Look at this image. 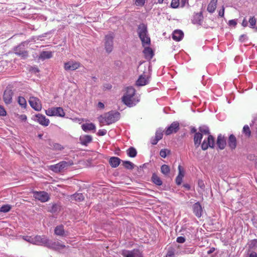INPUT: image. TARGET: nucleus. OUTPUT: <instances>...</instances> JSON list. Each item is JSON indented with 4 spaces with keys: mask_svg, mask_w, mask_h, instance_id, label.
I'll return each instance as SVG.
<instances>
[{
    "mask_svg": "<svg viewBox=\"0 0 257 257\" xmlns=\"http://www.w3.org/2000/svg\"><path fill=\"white\" fill-rule=\"evenodd\" d=\"M138 33L143 46L145 47L143 51L145 57L148 60H150L154 56V52L152 49L148 46L150 44V38L148 34L147 26L144 24H140L138 26Z\"/></svg>",
    "mask_w": 257,
    "mask_h": 257,
    "instance_id": "nucleus-1",
    "label": "nucleus"
},
{
    "mask_svg": "<svg viewBox=\"0 0 257 257\" xmlns=\"http://www.w3.org/2000/svg\"><path fill=\"white\" fill-rule=\"evenodd\" d=\"M135 92V89L132 86L127 87L122 97L123 103L130 107L136 105L140 101V99L136 95Z\"/></svg>",
    "mask_w": 257,
    "mask_h": 257,
    "instance_id": "nucleus-2",
    "label": "nucleus"
},
{
    "mask_svg": "<svg viewBox=\"0 0 257 257\" xmlns=\"http://www.w3.org/2000/svg\"><path fill=\"white\" fill-rule=\"evenodd\" d=\"M119 116L120 114L119 112L111 111L100 115L98 119L100 123L109 125L118 120Z\"/></svg>",
    "mask_w": 257,
    "mask_h": 257,
    "instance_id": "nucleus-3",
    "label": "nucleus"
},
{
    "mask_svg": "<svg viewBox=\"0 0 257 257\" xmlns=\"http://www.w3.org/2000/svg\"><path fill=\"white\" fill-rule=\"evenodd\" d=\"M45 113L50 116H57L64 117L65 113L61 107H53L45 110Z\"/></svg>",
    "mask_w": 257,
    "mask_h": 257,
    "instance_id": "nucleus-4",
    "label": "nucleus"
},
{
    "mask_svg": "<svg viewBox=\"0 0 257 257\" xmlns=\"http://www.w3.org/2000/svg\"><path fill=\"white\" fill-rule=\"evenodd\" d=\"M72 164L73 163L70 162L61 161L57 164L50 166L49 169L54 172L58 173L66 169Z\"/></svg>",
    "mask_w": 257,
    "mask_h": 257,
    "instance_id": "nucleus-5",
    "label": "nucleus"
},
{
    "mask_svg": "<svg viewBox=\"0 0 257 257\" xmlns=\"http://www.w3.org/2000/svg\"><path fill=\"white\" fill-rule=\"evenodd\" d=\"M114 37V35L112 33H109L105 36L104 46L107 53H110L113 50Z\"/></svg>",
    "mask_w": 257,
    "mask_h": 257,
    "instance_id": "nucleus-6",
    "label": "nucleus"
},
{
    "mask_svg": "<svg viewBox=\"0 0 257 257\" xmlns=\"http://www.w3.org/2000/svg\"><path fill=\"white\" fill-rule=\"evenodd\" d=\"M50 239L45 235H36L35 236L34 244L48 247Z\"/></svg>",
    "mask_w": 257,
    "mask_h": 257,
    "instance_id": "nucleus-7",
    "label": "nucleus"
},
{
    "mask_svg": "<svg viewBox=\"0 0 257 257\" xmlns=\"http://www.w3.org/2000/svg\"><path fill=\"white\" fill-rule=\"evenodd\" d=\"M120 254L123 257H143L142 252L139 249L132 250H122Z\"/></svg>",
    "mask_w": 257,
    "mask_h": 257,
    "instance_id": "nucleus-8",
    "label": "nucleus"
},
{
    "mask_svg": "<svg viewBox=\"0 0 257 257\" xmlns=\"http://www.w3.org/2000/svg\"><path fill=\"white\" fill-rule=\"evenodd\" d=\"M15 53L22 58H25L28 56V52L25 48V43H22L14 49Z\"/></svg>",
    "mask_w": 257,
    "mask_h": 257,
    "instance_id": "nucleus-9",
    "label": "nucleus"
},
{
    "mask_svg": "<svg viewBox=\"0 0 257 257\" xmlns=\"http://www.w3.org/2000/svg\"><path fill=\"white\" fill-rule=\"evenodd\" d=\"M29 102L31 106L37 111H40L42 109L41 101L37 97L34 96L30 97Z\"/></svg>",
    "mask_w": 257,
    "mask_h": 257,
    "instance_id": "nucleus-10",
    "label": "nucleus"
},
{
    "mask_svg": "<svg viewBox=\"0 0 257 257\" xmlns=\"http://www.w3.org/2000/svg\"><path fill=\"white\" fill-rule=\"evenodd\" d=\"M67 246L60 241H52L50 240L48 248L55 250H60Z\"/></svg>",
    "mask_w": 257,
    "mask_h": 257,
    "instance_id": "nucleus-11",
    "label": "nucleus"
},
{
    "mask_svg": "<svg viewBox=\"0 0 257 257\" xmlns=\"http://www.w3.org/2000/svg\"><path fill=\"white\" fill-rule=\"evenodd\" d=\"M34 120L38 122L42 125L47 126L50 123V120L48 118L42 114L38 113L35 115Z\"/></svg>",
    "mask_w": 257,
    "mask_h": 257,
    "instance_id": "nucleus-12",
    "label": "nucleus"
},
{
    "mask_svg": "<svg viewBox=\"0 0 257 257\" xmlns=\"http://www.w3.org/2000/svg\"><path fill=\"white\" fill-rule=\"evenodd\" d=\"M34 197L42 202L48 201L49 199V194L45 191L34 192L33 193Z\"/></svg>",
    "mask_w": 257,
    "mask_h": 257,
    "instance_id": "nucleus-13",
    "label": "nucleus"
},
{
    "mask_svg": "<svg viewBox=\"0 0 257 257\" xmlns=\"http://www.w3.org/2000/svg\"><path fill=\"white\" fill-rule=\"evenodd\" d=\"M214 146V141L213 137L211 135H208L207 141L204 139L203 141L201 148L202 150H206L208 147L213 148Z\"/></svg>",
    "mask_w": 257,
    "mask_h": 257,
    "instance_id": "nucleus-14",
    "label": "nucleus"
},
{
    "mask_svg": "<svg viewBox=\"0 0 257 257\" xmlns=\"http://www.w3.org/2000/svg\"><path fill=\"white\" fill-rule=\"evenodd\" d=\"M80 67V63L74 61H69L64 63V69L66 71H74Z\"/></svg>",
    "mask_w": 257,
    "mask_h": 257,
    "instance_id": "nucleus-15",
    "label": "nucleus"
},
{
    "mask_svg": "<svg viewBox=\"0 0 257 257\" xmlns=\"http://www.w3.org/2000/svg\"><path fill=\"white\" fill-rule=\"evenodd\" d=\"M14 93L11 89H6L4 93L3 99L6 104H10L12 102Z\"/></svg>",
    "mask_w": 257,
    "mask_h": 257,
    "instance_id": "nucleus-16",
    "label": "nucleus"
},
{
    "mask_svg": "<svg viewBox=\"0 0 257 257\" xmlns=\"http://www.w3.org/2000/svg\"><path fill=\"white\" fill-rule=\"evenodd\" d=\"M149 75L146 72L140 76L138 79L136 81L137 86H142L147 84L149 83Z\"/></svg>",
    "mask_w": 257,
    "mask_h": 257,
    "instance_id": "nucleus-17",
    "label": "nucleus"
},
{
    "mask_svg": "<svg viewBox=\"0 0 257 257\" xmlns=\"http://www.w3.org/2000/svg\"><path fill=\"white\" fill-rule=\"evenodd\" d=\"M179 124L177 121L173 122L166 130V135H170L172 133H176L179 130Z\"/></svg>",
    "mask_w": 257,
    "mask_h": 257,
    "instance_id": "nucleus-18",
    "label": "nucleus"
},
{
    "mask_svg": "<svg viewBox=\"0 0 257 257\" xmlns=\"http://www.w3.org/2000/svg\"><path fill=\"white\" fill-rule=\"evenodd\" d=\"M54 234L61 237H66L68 235L67 232L65 231L63 225H59L55 227Z\"/></svg>",
    "mask_w": 257,
    "mask_h": 257,
    "instance_id": "nucleus-19",
    "label": "nucleus"
},
{
    "mask_svg": "<svg viewBox=\"0 0 257 257\" xmlns=\"http://www.w3.org/2000/svg\"><path fill=\"white\" fill-rule=\"evenodd\" d=\"M193 212L197 217H200L202 215V208L199 202L195 203L193 206Z\"/></svg>",
    "mask_w": 257,
    "mask_h": 257,
    "instance_id": "nucleus-20",
    "label": "nucleus"
},
{
    "mask_svg": "<svg viewBox=\"0 0 257 257\" xmlns=\"http://www.w3.org/2000/svg\"><path fill=\"white\" fill-rule=\"evenodd\" d=\"M226 145V140L221 135H218L217 140V145L220 150L224 149Z\"/></svg>",
    "mask_w": 257,
    "mask_h": 257,
    "instance_id": "nucleus-21",
    "label": "nucleus"
},
{
    "mask_svg": "<svg viewBox=\"0 0 257 257\" xmlns=\"http://www.w3.org/2000/svg\"><path fill=\"white\" fill-rule=\"evenodd\" d=\"M184 36V33L183 31L180 30H175L172 34V38L176 41H181Z\"/></svg>",
    "mask_w": 257,
    "mask_h": 257,
    "instance_id": "nucleus-22",
    "label": "nucleus"
},
{
    "mask_svg": "<svg viewBox=\"0 0 257 257\" xmlns=\"http://www.w3.org/2000/svg\"><path fill=\"white\" fill-rule=\"evenodd\" d=\"M179 174L176 178V183L179 185L182 182V179L184 176V171L181 165L178 166Z\"/></svg>",
    "mask_w": 257,
    "mask_h": 257,
    "instance_id": "nucleus-23",
    "label": "nucleus"
},
{
    "mask_svg": "<svg viewBox=\"0 0 257 257\" xmlns=\"http://www.w3.org/2000/svg\"><path fill=\"white\" fill-rule=\"evenodd\" d=\"M203 20V15L202 12L195 14L192 19V22L194 24L200 25Z\"/></svg>",
    "mask_w": 257,
    "mask_h": 257,
    "instance_id": "nucleus-24",
    "label": "nucleus"
},
{
    "mask_svg": "<svg viewBox=\"0 0 257 257\" xmlns=\"http://www.w3.org/2000/svg\"><path fill=\"white\" fill-rule=\"evenodd\" d=\"M228 145L231 150L234 149L236 147V139L233 135H230L228 138Z\"/></svg>",
    "mask_w": 257,
    "mask_h": 257,
    "instance_id": "nucleus-25",
    "label": "nucleus"
},
{
    "mask_svg": "<svg viewBox=\"0 0 257 257\" xmlns=\"http://www.w3.org/2000/svg\"><path fill=\"white\" fill-rule=\"evenodd\" d=\"M92 137L90 135H83L80 137V141L83 145L86 146L92 141Z\"/></svg>",
    "mask_w": 257,
    "mask_h": 257,
    "instance_id": "nucleus-26",
    "label": "nucleus"
},
{
    "mask_svg": "<svg viewBox=\"0 0 257 257\" xmlns=\"http://www.w3.org/2000/svg\"><path fill=\"white\" fill-rule=\"evenodd\" d=\"M218 0H211L208 4L207 8V11L210 13H213L216 10Z\"/></svg>",
    "mask_w": 257,
    "mask_h": 257,
    "instance_id": "nucleus-27",
    "label": "nucleus"
},
{
    "mask_svg": "<svg viewBox=\"0 0 257 257\" xmlns=\"http://www.w3.org/2000/svg\"><path fill=\"white\" fill-rule=\"evenodd\" d=\"M82 129L84 132H88L92 130H95V125L93 123H86L81 125Z\"/></svg>",
    "mask_w": 257,
    "mask_h": 257,
    "instance_id": "nucleus-28",
    "label": "nucleus"
},
{
    "mask_svg": "<svg viewBox=\"0 0 257 257\" xmlns=\"http://www.w3.org/2000/svg\"><path fill=\"white\" fill-rule=\"evenodd\" d=\"M202 139V134L200 133H195L194 137L195 146L198 147L200 146Z\"/></svg>",
    "mask_w": 257,
    "mask_h": 257,
    "instance_id": "nucleus-29",
    "label": "nucleus"
},
{
    "mask_svg": "<svg viewBox=\"0 0 257 257\" xmlns=\"http://www.w3.org/2000/svg\"><path fill=\"white\" fill-rule=\"evenodd\" d=\"M120 160L117 158L113 157L110 158L109 160V163L110 165L114 168L117 167L120 164Z\"/></svg>",
    "mask_w": 257,
    "mask_h": 257,
    "instance_id": "nucleus-30",
    "label": "nucleus"
},
{
    "mask_svg": "<svg viewBox=\"0 0 257 257\" xmlns=\"http://www.w3.org/2000/svg\"><path fill=\"white\" fill-rule=\"evenodd\" d=\"M52 57V52L50 51H43L42 52L40 55H39V58L41 59H49Z\"/></svg>",
    "mask_w": 257,
    "mask_h": 257,
    "instance_id": "nucleus-31",
    "label": "nucleus"
},
{
    "mask_svg": "<svg viewBox=\"0 0 257 257\" xmlns=\"http://www.w3.org/2000/svg\"><path fill=\"white\" fill-rule=\"evenodd\" d=\"M242 133L245 137L249 138L251 135V131L248 125H245L242 130Z\"/></svg>",
    "mask_w": 257,
    "mask_h": 257,
    "instance_id": "nucleus-32",
    "label": "nucleus"
},
{
    "mask_svg": "<svg viewBox=\"0 0 257 257\" xmlns=\"http://www.w3.org/2000/svg\"><path fill=\"white\" fill-rule=\"evenodd\" d=\"M152 179L153 183L158 186H160L162 184V181H161V179L156 174L153 175Z\"/></svg>",
    "mask_w": 257,
    "mask_h": 257,
    "instance_id": "nucleus-33",
    "label": "nucleus"
},
{
    "mask_svg": "<svg viewBox=\"0 0 257 257\" xmlns=\"http://www.w3.org/2000/svg\"><path fill=\"white\" fill-rule=\"evenodd\" d=\"M127 155L132 158H134L137 155V151L133 147L130 148L126 151Z\"/></svg>",
    "mask_w": 257,
    "mask_h": 257,
    "instance_id": "nucleus-34",
    "label": "nucleus"
},
{
    "mask_svg": "<svg viewBox=\"0 0 257 257\" xmlns=\"http://www.w3.org/2000/svg\"><path fill=\"white\" fill-rule=\"evenodd\" d=\"M161 172L164 175H168L169 173V172L170 171V167H169V166L168 165H163L161 166Z\"/></svg>",
    "mask_w": 257,
    "mask_h": 257,
    "instance_id": "nucleus-35",
    "label": "nucleus"
},
{
    "mask_svg": "<svg viewBox=\"0 0 257 257\" xmlns=\"http://www.w3.org/2000/svg\"><path fill=\"white\" fill-rule=\"evenodd\" d=\"M123 165L125 168L130 170H132L134 168V164L130 161H123Z\"/></svg>",
    "mask_w": 257,
    "mask_h": 257,
    "instance_id": "nucleus-36",
    "label": "nucleus"
},
{
    "mask_svg": "<svg viewBox=\"0 0 257 257\" xmlns=\"http://www.w3.org/2000/svg\"><path fill=\"white\" fill-rule=\"evenodd\" d=\"M18 103L23 107H25L27 105L26 100L23 97L19 96L18 98Z\"/></svg>",
    "mask_w": 257,
    "mask_h": 257,
    "instance_id": "nucleus-37",
    "label": "nucleus"
},
{
    "mask_svg": "<svg viewBox=\"0 0 257 257\" xmlns=\"http://www.w3.org/2000/svg\"><path fill=\"white\" fill-rule=\"evenodd\" d=\"M73 198L77 201H81L84 199V196L82 193H77L73 195Z\"/></svg>",
    "mask_w": 257,
    "mask_h": 257,
    "instance_id": "nucleus-38",
    "label": "nucleus"
},
{
    "mask_svg": "<svg viewBox=\"0 0 257 257\" xmlns=\"http://www.w3.org/2000/svg\"><path fill=\"white\" fill-rule=\"evenodd\" d=\"M51 146L55 151H61L64 149L60 144L57 143H53L52 145H51Z\"/></svg>",
    "mask_w": 257,
    "mask_h": 257,
    "instance_id": "nucleus-39",
    "label": "nucleus"
},
{
    "mask_svg": "<svg viewBox=\"0 0 257 257\" xmlns=\"http://www.w3.org/2000/svg\"><path fill=\"white\" fill-rule=\"evenodd\" d=\"M200 133H203L205 135H209V130L208 127L206 126H202L199 127Z\"/></svg>",
    "mask_w": 257,
    "mask_h": 257,
    "instance_id": "nucleus-40",
    "label": "nucleus"
},
{
    "mask_svg": "<svg viewBox=\"0 0 257 257\" xmlns=\"http://www.w3.org/2000/svg\"><path fill=\"white\" fill-rule=\"evenodd\" d=\"M248 22L249 23V27L250 28H254L256 24V19L254 18V17H252L249 19Z\"/></svg>",
    "mask_w": 257,
    "mask_h": 257,
    "instance_id": "nucleus-41",
    "label": "nucleus"
},
{
    "mask_svg": "<svg viewBox=\"0 0 257 257\" xmlns=\"http://www.w3.org/2000/svg\"><path fill=\"white\" fill-rule=\"evenodd\" d=\"M170 153V150L167 149H162L160 152V155L162 158H166L167 155Z\"/></svg>",
    "mask_w": 257,
    "mask_h": 257,
    "instance_id": "nucleus-42",
    "label": "nucleus"
},
{
    "mask_svg": "<svg viewBox=\"0 0 257 257\" xmlns=\"http://www.w3.org/2000/svg\"><path fill=\"white\" fill-rule=\"evenodd\" d=\"M23 239L25 240L34 244L35 236H34V237L29 236H23Z\"/></svg>",
    "mask_w": 257,
    "mask_h": 257,
    "instance_id": "nucleus-43",
    "label": "nucleus"
},
{
    "mask_svg": "<svg viewBox=\"0 0 257 257\" xmlns=\"http://www.w3.org/2000/svg\"><path fill=\"white\" fill-rule=\"evenodd\" d=\"M163 137V132L161 130H158L156 132L155 138L157 139L158 140H160L162 139Z\"/></svg>",
    "mask_w": 257,
    "mask_h": 257,
    "instance_id": "nucleus-44",
    "label": "nucleus"
},
{
    "mask_svg": "<svg viewBox=\"0 0 257 257\" xmlns=\"http://www.w3.org/2000/svg\"><path fill=\"white\" fill-rule=\"evenodd\" d=\"M249 247L250 248H253L255 247H257V240L253 239L251 240L249 243Z\"/></svg>",
    "mask_w": 257,
    "mask_h": 257,
    "instance_id": "nucleus-45",
    "label": "nucleus"
},
{
    "mask_svg": "<svg viewBox=\"0 0 257 257\" xmlns=\"http://www.w3.org/2000/svg\"><path fill=\"white\" fill-rule=\"evenodd\" d=\"M146 3V0H135V5L138 7H143Z\"/></svg>",
    "mask_w": 257,
    "mask_h": 257,
    "instance_id": "nucleus-46",
    "label": "nucleus"
},
{
    "mask_svg": "<svg viewBox=\"0 0 257 257\" xmlns=\"http://www.w3.org/2000/svg\"><path fill=\"white\" fill-rule=\"evenodd\" d=\"M179 5V0H172L171 3V7L172 8H177Z\"/></svg>",
    "mask_w": 257,
    "mask_h": 257,
    "instance_id": "nucleus-47",
    "label": "nucleus"
},
{
    "mask_svg": "<svg viewBox=\"0 0 257 257\" xmlns=\"http://www.w3.org/2000/svg\"><path fill=\"white\" fill-rule=\"evenodd\" d=\"M198 186L200 188V190H198L199 192L203 191L205 188V185L203 181L201 180H200L198 182Z\"/></svg>",
    "mask_w": 257,
    "mask_h": 257,
    "instance_id": "nucleus-48",
    "label": "nucleus"
},
{
    "mask_svg": "<svg viewBox=\"0 0 257 257\" xmlns=\"http://www.w3.org/2000/svg\"><path fill=\"white\" fill-rule=\"evenodd\" d=\"M11 209V207L10 205H4L2 206V207L0 209V211L3 212H7L9 211Z\"/></svg>",
    "mask_w": 257,
    "mask_h": 257,
    "instance_id": "nucleus-49",
    "label": "nucleus"
},
{
    "mask_svg": "<svg viewBox=\"0 0 257 257\" xmlns=\"http://www.w3.org/2000/svg\"><path fill=\"white\" fill-rule=\"evenodd\" d=\"M16 116L19 119L22 121H26L27 119V117L25 114L20 115L19 114H17Z\"/></svg>",
    "mask_w": 257,
    "mask_h": 257,
    "instance_id": "nucleus-50",
    "label": "nucleus"
},
{
    "mask_svg": "<svg viewBox=\"0 0 257 257\" xmlns=\"http://www.w3.org/2000/svg\"><path fill=\"white\" fill-rule=\"evenodd\" d=\"M60 209V206L57 204H53L51 209H50V212L52 213L56 212Z\"/></svg>",
    "mask_w": 257,
    "mask_h": 257,
    "instance_id": "nucleus-51",
    "label": "nucleus"
},
{
    "mask_svg": "<svg viewBox=\"0 0 257 257\" xmlns=\"http://www.w3.org/2000/svg\"><path fill=\"white\" fill-rule=\"evenodd\" d=\"M246 257H257V253L253 251L248 250Z\"/></svg>",
    "mask_w": 257,
    "mask_h": 257,
    "instance_id": "nucleus-52",
    "label": "nucleus"
},
{
    "mask_svg": "<svg viewBox=\"0 0 257 257\" xmlns=\"http://www.w3.org/2000/svg\"><path fill=\"white\" fill-rule=\"evenodd\" d=\"M7 115V112L2 106H0V116H5Z\"/></svg>",
    "mask_w": 257,
    "mask_h": 257,
    "instance_id": "nucleus-53",
    "label": "nucleus"
},
{
    "mask_svg": "<svg viewBox=\"0 0 257 257\" xmlns=\"http://www.w3.org/2000/svg\"><path fill=\"white\" fill-rule=\"evenodd\" d=\"M107 131L106 130H99L97 133L98 135L100 136H104L106 134Z\"/></svg>",
    "mask_w": 257,
    "mask_h": 257,
    "instance_id": "nucleus-54",
    "label": "nucleus"
},
{
    "mask_svg": "<svg viewBox=\"0 0 257 257\" xmlns=\"http://www.w3.org/2000/svg\"><path fill=\"white\" fill-rule=\"evenodd\" d=\"M176 240L178 243H182L185 241V238L183 236H179L177 238Z\"/></svg>",
    "mask_w": 257,
    "mask_h": 257,
    "instance_id": "nucleus-55",
    "label": "nucleus"
},
{
    "mask_svg": "<svg viewBox=\"0 0 257 257\" xmlns=\"http://www.w3.org/2000/svg\"><path fill=\"white\" fill-rule=\"evenodd\" d=\"M237 24L236 21L235 20H231L228 22V25L229 26H235Z\"/></svg>",
    "mask_w": 257,
    "mask_h": 257,
    "instance_id": "nucleus-56",
    "label": "nucleus"
},
{
    "mask_svg": "<svg viewBox=\"0 0 257 257\" xmlns=\"http://www.w3.org/2000/svg\"><path fill=\"white\" fill-rule=\"evenodd\" d=\"M224 14V8L222 7V10L219 11L218 15L220 17H223Z\"/></svg>",
    "mask_w": 257,
    "mask_h": 257,
    "instance_id": "nucleus-57",
    "label": "nucleus"
},
{
    "mask_svg": "<svg viewBox=\"0 0 257 257\" xmlns=\"http://www.w3.org/2000/svg\"><path fill=\"white\" fill-rule=\"evenodd\" d=\"M159 140H158L157 139H156V138L155 139H151V143L153 144V145H156L158 142H159Z\"/></svg>",
    "mask_w": 257,
    "mask_h": 257,
    "instance_id": "nucleus-58",
    "label": "nucleus"
},
{
    "mask_svg": "<svg viewBox=\"0 0 257 257\" xmlns=\"http://www.w3.org/2000/svg\"><path fill=\"white\" fill-rule=\"evenodd\" d=\"M98 107L101 109H103L104 108V105L103 103L99 102L97 104Z\"/></svg>",
    "mask_w": 257,
    "mask_h": 257,
    "instance_id": "nucleus-59",
    "label": "nucleus"
},
{
    "mask_svg": "<svg viewBox=\"0 0 257 257\" xmlns=\"http://www.w3.org/2000/svg\"><path fill=\"white\" fill-rule=\"evenodd\" d=\"M248 25V22L247 21L244 19L242 22V26L244 27H245L247 26Z\"/></svg>",
    "mask_w": 257,
    "mask_h": 257,
    "instance_id": "nucleus-60",
    "label": "nucleus"
},
{
    "mask_svg": "<svg viewBox=\"0 0 257 257\" xmlns=\"http://www.w3.org/2000/svg\"><path fill=\"white\" fill-rule=\"evenodd\" d=\"M174 255V253L172 251H169L168 252L166 257H173Z\"/></svg>",
    "mask_w": 257,
    "mask_h": 257,
    "instance_id": "nucleus-61",
    "label": "nucleus"
},
{
    "mask_svg": "<svg viewBox=\"0 0 257 257\" xmlns=\"http://www.w3.org/2000/svg\"><path fill=\"white\" fill-rule=\"evenodd\" d=\"M188 0H181V7H184L185 6V4L186 3H188Z\"/></svg>",
    "mask_w": 257,
    "mask_h": 257,
    "instance_id": "nucleus-62",
    "label": "nucleus"
},
{
    "mask_svg": "<svg viewBox=\"0 0 257 257\" xmlns=\"http://www.w3.org/2000/svg\"><path fill=\"white\" fill-rule=\"evenodd\" d=\"M246 35H242L240 36V37L239 38V40L241 41H244V40L246 39Z\"/></svg>",
    "mask_w": 257,
    "mask_h": 257,
    "instance_id": "nucleus-63",
    "label": "nucleus"
},
{
    "mask_svg": "<svg viewBox=\"0 0 257 257\" xmlns=\"http://www.w3.org/2000/svg\"><path fill=\"white\" fill-rule=\"evenodd\" d=\"M214 250H215L214 248L212 247V248H210V249L207 251V253H208V254H211V253H212V252L214 251Z\"/></svg>",
    "mask_w": 257,
    "mask_h": 257,
    "instance_id": "nucleus-64",
    "label": "nucleus"
}]
</instances>
